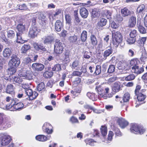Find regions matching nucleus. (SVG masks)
<instances>
[{
    "mask_svg": "<svg viewBox=\"0 0 147 147\" xmlns=\"http://www.w3.org/2000/svg\"><path fill=\"white\" fill-rule=\"evenodd\" d=\"M23 104L22 102H18L14 106L13 109L14 111H20L24 107Z\"/></svg>",
    "mask_w": 147,
    "mask_h": 147,
    "instance_id": "28",
    "label": "nucleus"
},
{
    "mask_svg": "<svg viewBox=\"0 0 147 147\" xmlns=\"http://www.w3.org/2000/svg\"><path fill=\"white\" fill-rule=\"evenodd\" d=\"M140 63V61L137 59L131 60L130 61V63L132 67L138 66Z\"/></svg>",
    "mask_w": 147,
    "mask_h": 147,
    "instance_id": "39",
    "label": "nucleus"
},
{
    "mask_svg": "<svg viewBox=\"0 0 147 147\" xmlns=\"http://www.w3.org/2000/svg\"><path fill=\"white\" fill-rule=\"evenodd\" d=\"M90 38L92 45L94 46L96 45L97 44V41L95 36L92 34L90 36Z\"/></svg>",
    "mask_w": 147,
    "mask_h": 147,
    "instance_id": "38",
    "label": "nucleus"
},
{
    "mask_svg": "<svg viewBox=\"0 0 147 147\" xmlns=\"http://www.w3.org/2000/svg\"><path fill=\"white\" fill-rule=\"evenodd\" d=\"M141 53V57H140V60L141 61L144 63L147 61V55L145 49H143V50H140Z\"/></svg>",
    "mask_w": 147,
    "mask_h": 147,
    "instance_id": "15",
    "label": "nucleus"
},
{
    "mask_svg": "<svg viewBox=\"0 0 147 147\" xmlns=\"http://www.w3.org/2000/svg\"><path fill=\"white\" fill-rule=\"evenodd\" d=\"M78 39L77 36L74 35L70 36L69 38V40L70 43L76 44V41Z\"/></svg>",
    "mask_w": 147,
    "mask_h": 147,
    "instance_id": "34",
    "label": "nucleus"
},
{
    "mask_svg": "<svg viewBox=\"0 0 147 147\" xmlns=\"http://www.w3.org/2000/svg\"><path fill=\"white\" fill-rule=\"evenodd\" d=\"M44 67V66L41 63H33L32 66V69L37 71H41Z\"/></svg>",
    "mask_w": 147,
    "mask_h": 147,
    "instance_id": "10",
    "label": "nucleus"
},
{
    "mask_svg": "<svg viewBox=\"0 0 147 147\" xmlns=\"http://www.w3.org/2000/svg\"><path fill=\"white\" fill-rule=\"evenodd\" d=\"M107 22V20L105 19L102 18L98 20L97 23V25L99 27H102L106 25Z\"/></svg>",
    "mask_w": 147,
    "mask_h": 147,
    "instance_id": "22",
    "label": "nucleus"
},
{
    "mask_svg": "<svg viewBox=\"0 0 147 147\" xmlns=\"http://www.w3.org/2000/svg\"><path fill=\"white\" fill-rule=\"evenodd\" d=\"M71 68L78 70L80 69V63L78 60H75L70 65Z\"/></svg>",
    "mask_w": 147,
    "mask_h": 147,
    "instance_id": "20",
    "label": "nucleus"
},
{
    "mask_svg": "<svg viewBox=\"0 0 147 147\" xmlns=\"http://www.w3.org/2000/svg\"><path fill=\"white\" fill-rule=\"evenodd\" d=\"M109 91V88L108 87H104V96H105V99L107 98H111L112 97L113 95L112 93L108 94Z\"/></svg>",
    "mask_w": 147,
    "mask_h": 147,
    "instance_id": "26",
    "label": "nucleus"
},
{
    "mask_svg": "<svg viewBox=\"0 0 147 147\" xmlns=\"http://www.w3.org/2000/svg\"><path fill=\"white\" fill-rule=\"evenodd\" d=\"M139 31L142 34H144L146 33V31L145 28L142 26L139 25L138 27Z\"/></svg>",
    "mask_w": 147,
    "mask_h": 147,
    "instance_id": "51",
    "label": "nucleus"
},
{
    "mask_svg": "<svg viewBox=\"0 0 147 147\" xmlns=\"http://www.w3.org/2000/svg\"><path fill=\"white\" fill-rule=\"evenodd\" d=\"M129 94L128 93H126L124 95L123 100L124 102H127L129 99Z\"/></svg>",
    "mask_w": 147,
    "mask_h": 147,
    "instance_id": "55",
    "label": "nucleus"
},
{
    "mask_svg": "<svg viewBox=\"0 0 147 147\" xmlns=\"http://www.w3.org/2000/svg\"><path fill=\"white\" fill-rule=\"evenodd\" d=\"M136 95L137 96V99L139 101H143L146 98V96L143 94L141 92H140Z\"/></svg>",
    "mask_w": 147,
    "mask_h": 147,
    "instance_id": "32",
    "label": "nucleus"
},
{
    "mask_svg": "<svg viewBox=\"0 0 147 147\" xmlns=\"http://www.w3.org/2000/svg\"><path fill=\"white\" fill-rule=\"evenodd\" d=\"M117 122L121 128L123 129L125 128L128 124V122L122 118L119 119L117 120Z\"/></svg>",
    "mask_w": 147,
    "mask_h": 147,
    "instance_id": "12",
    "label": "nucleus"
},
{
    "mask_svg": "<svg viewBox=\"0 0 147 147\" xmlns=\"http://www.w3.org/2000/svg\"><path fill=\"white\" fill-rule=\"evenodd\" d=\"M80 14L81 17L84 18H86L88 15V12L87 9L84 7H82L80 9Z\"/></svg>",
    "mask_w": 147,
    "mask_h": 147,
    "instance_id": "18",
    "label": "nucleus"
},
{
    "mask_svg": "<svg viewBox=\"0 0 147 147\" xmlns=\"http://www.w3.org/2000/svg\"><path fill=\"white\" fill-rule=\"evenodd\" d=\"M131 71L133 73L138 74L143 72L144 69L142 67H139L138 66H132L131 67Z\"/></svg>",
    "mask_w": 147,
    "mask_h": 147,
    "instance_id": "13",
    "label": "nucleus"
},
{
    "mask_svg": "<svg viewBox=\"0 0 147 147\" xmlns=\"http://www.w3.org/2000/svg\"><path fill=\"white\" fill-rule=\"evenodd\" d=\"M25 20H23L22 22L20 23L16 26V29L18 32L17 33V42L19 43H23L24 42L22 39V34L25 31L26 23Z\"/></svg>",
    "mask_w": 147,
    "mask_h": 147,
    "instance_id": "1",
    "label": "nucleus"
},
{
    "mask_svg": "<svg viewBox=\"0 0 147 147\" xmlns=\"http://www.w3.org/2000/svg\"><path fill=\"white\" fill-rule=\"evenodd\" d=\"M65 17L66 23L69 25H71L72 20L71 16L69 14H66L65 16Z\"/></svg>",
    "mask_w": 147,
    "mask_h": 147,
    "instance_id": "46",
    "label": "nucleus"
},
{
    "mask_svg": "<svg viewBox=\"0 0 147 147\" xmlns=\"http://www.w3.org/2000/svg\"><path fill=\"white\" fill-rule=\"evenodd\" d=\"M130 130L131 132L134 134H142L145 131V130L137 124L133 123L131 125Z\"/></svg>",
    "mask_w": 147,
    "mask_h": 147,
    "instance_id": "3",
    "label": "nucleus"
},
{
    "mask_svg": "<svg viewBox=\"0 0 147 147\" xmlns=\"http://www.w3.org/2000/svg\"><path fill=\"white\" fill-rule=\"evenodd\" d=\"M53 127L49 123H47V133L49 134L52 133L53 132Z\"/></svg>",
    "mask_w": 147,
    "mask_h": 147,
    "instance_id": "40",
    "label": "nucleus"
},
{
    "mask_svg": "<svg viewBox=\"0 0 147 147\" xmlns=\"http://www.w3.org/2000/svg\"><path fill=\"white\" fill-rule=\"evenodd\" d=\"M120 86L119 84L117 83H114L112 88V90L113 91L115 92H117L120 90Z\"/></svg>",
    "mask_w": 147,
    "mask_h": 147,
    "instance_id": "31",
    "label": "nucleus"
},
{
    "mask_svg": "<svg viewBox=\"0 0 147 147\" xmlns=\"http://www.w3.org/2000/svg\"><path fill=\"white\" fill-rule=\"evenodd\" d=\"M91 53L90 51H85L84 53V57L85 58L88 59L91 56Z\"/></svg>",
    "mask_w": 147,
    "mask_h": 147,
    "instance_id": "57",
    "label": "nucleus"
},
{
    "mask_svg": "<svg viewBox=\"0 0 147 147\" xmlns=\"http://www.w3.org/2000/svg\"><path fill=\"white\" fill-rule=\"evenodd\" d=\"M136 18L134 16L131 17L129 20L128 25L130 27H134L136 25Z\"/></svg>",
    "mask_w": 147,
    "mask_h": 147,
    "instance_id": "23",
    "label": "nucleus"
},
{
    "mask_svg": "<svg viewBox=\"0 0 147 147\" xmlns=\"http://www.w3.org/2000/svg\"><path fill=\"white\" fill-rule=\"evenodd\" d=\"M85 141L87 144H88L91 146H94V143L96 142V141L90 139H87L85 140Z\"/></svg>",
    "mask_w": 147,
    "mask_h": 147,
    "instance_id": "48",
    "label": "nucleus"
},
{
    "mask_svg": "<svg viewBox=\"0 0 147 147\" xmlns=\"http://www.w3.org/2000/svg\"><path fill=\"white\" fill-rule=\"evenodd\" d=\"M36 139L39 141L43 142L45 141L46 137L44 135H38L36 137Z\"/></svg>",
    "mask_w": 147,
    "mask_h": 147,
    "instance_id": "47",
    "label": "nucleus"
},
{
    "mask_svg": "<svg viewBox=\"0 0 147 147\" xmlns=\"http://www.w3.org/2000/svg\"><path fill=\"white\" fill-rule=\"evenodd\" d=\"M99 16V14L96 9H92L91 12V17L92 18H98Z\"/></svg>",
    "mask_w": 147,
    "mask_h": 147,
    "instance_id": "33",
    "label": "nucleus"
},
{
    "mask_svg": "<svg viewBox=\"0 0 147 147\" xmlns=\"http://www.w3.org/2000/svg\"><path fill=\"white\" fill-rule=\"evenodd\" d=\"M115 69V67L114 65H110L108 69V72L110 73H113Z\"/></svg>",
    "mask_w": 147,
    "mask_h": 147,
    "instance_id": "58",
    "label": "nucleus"
},
{
    "mask_svg": "<svg viewBox=\"0 0 147 147\" xmlns=\"http://www.w3.org/2000/svg\"><path fill=\"white\" fill-rule=\"evenodd\" d=\"M30 48V46L28 45H24L22 47L21 53H25Z\"/></svg>",
    "mask_w": 147,
    "mask_h": 147,
    "instance_id": "36",
    "label": "nucleus"
},
{
    "mask_svg": "<svg viewBox=\"0 0 147 147\" xmlns=\"http://www.w3.org/2000/svg\"><path fill=\"white\" fill-rule=\"evenodd\" d=\"M114 134L113 131H110L108 135L107 138L105 140L104 142L107 143H109L112 140L113 137V136Z\"/></svg>",
    "mask_w": 147,
    "mask_h": 147,
    "instance_id": "27",
    "label": "nucleus"
},
{
    "mask_svg": "<svg viewBox=\"0 0 147 147\" xmlns=\"http://www.w3.org/2000/svg\"><path fill=\"white\" fill-rule=\"evenodd\" d=\"M113 52V50L112 49V48L111 47H109L107 48V49L105 51L103 56L104 58L105 59H106L107 57L109 56Z\"/></svg>",
    "mask_w": 147,
    "mask_h": 147,
    "instance_id": "24",
    "label": "nucleus"
},
{
    "mask_svg": "<svg viewBox=\"0 0 147 147\" xmlns=\"http://www.w3.org/2000/svg\"><path fill=\"white\" fill-rule=\"evenodd\" d=\"M11 138L8 135H4L0 138V142L1 146L7 145L10 142Z\"/></svg>",
    "mask_w": 147,
    "mask_h": 147,
    "instance_id": "8",
    "label": "nucleus"
},
{
    "mask_svg": "<svg viewBox=\"0 0 147 147\" xmlns=\"http://www.w3.org/2000/svg\"><path fill=\"white\" fill-rule=\"evenodd\" d=\"M61 66L59 64L55 65L52 68V70L53 71H59L61 70Z\"/></svg>",
    "mask_w": 147,
    "mask_h": 147,
    "instance_id": "54",
    "label": "nucleus"
},
{
    "mask_svg": "<svg viewBox=\"0 0 147 147\" xmlns=\"http://www.w3.org/2000/svg\"><path fill=\"white\" fill-rule=\"evenodd\" d=\"M146 40V37H142L139 38L138 41V44L140 48V50L145 49L144 47V43Z\"/></svg>",
    "mask_w": 147,
    "mask_h": 147,
    "instance_id": "14",
    "label": "nucleus"
},
{
    "mask_svg": "<svg viewBox=\"0 0 147 147\" xmlns=\"http://www.w3.org/2000/svg\"><path fill=\"white\" fill-rule=\"evenodd\" d=\"M63 24L59 20H57L55 24V29L57 32L60 31L63 27Z\"/></svg>",
    "mask_w": 147,
    "mask_h": 147,
    "instance_id": "17",
    "label": "nucleus"
},
{
    "mask_svg": "<svg viewBox=\"0 0 147 147\" xmlns=\"http://www.w3.org/2000/svg\"><path fill=\"white\" fill-rule=\"evenodd\" d=\"M24 61L26 64L30 63L32 62V61L30 57H27L24 59Z\"/></svg>",
    "mask_w": 147,
    "mask_h": 147,
    "instance_id": "63",
    "label": "nucleus"
},
{
    "mask_svg": "<svg viewBox=\"0 0 147 147\" xmlns=\"http://www.w3.org/2000/svg\"><path fill=\"white\" fill-rule=\"evenodd\" d=\"M18 101V99L17 98H13L10 103L6 105L5 109H9L12 108H13L14 106L16 105Z\"/></svg>",
    "mask_w": 147,
    "mask_h": 147,
    "instance_id": "16",
    "label": "nucleus"
},
{
    "mask_svg": "<svg viewBox=\"0 0 147 147\" xmlns=\"http://www.w3.org/2000/svg\"><path fill=\"white\" fill-rule=\"evenodd\" d=\"M135 78V76L134 74H131L126 77L125 79L126 81H129L134 80Z\"/></svg>",
    "mask_w": 147,
    "mask_h": 147,
    "instance_id": "49",
    "label": "nucleus"
},
{
    "mask_svg": "<svg viewBox=\"0 0 147 147\" xmlns=\"http://www.w3.org/2000/svg\"><path fill=\"white\" fill-rule=\"evenodd\" d=\"M6 92L7 93L11 94H14V92L13 86L11 84L7 85L6 89Z\"/></svg>",
    "mask_w": 147,
    "mask_h": 147,
    "instance_id": "25",
    "label": "nucleus"
},
{
    "mask_svg": "<svg viewBox=\"0 0 147 147\" xmlns=\"http://www.w3.org/2000/svg\"><path fill=\"white\" fill-rule=\"evenodd\" d=\"M8 70L9 71V73L11 74H13L16 71L15 67L13 66L8 68Z\"/></svg>",
    "mask_w": 147,
    "mask_h": 147,
    "instance_id": "56",
    "label": "nucleus"
},
{
    "mask_svg": "<svg viewBox=\"0 0 147 147\" xmlns=\"http://www.w3.org/2000/svg\"><path fill=\"white\" fill-rule=\"evenodd\" d=\"M54 83L53 79H51L47 83V85L50 88H52Z\"/></svg>",
    "mask_w": 147,
    "mask_h": 147,
    "instance_id": "64",
    "label": "nucleus"
},
{
    "mask_svg": "<svg viewBox=\"0 0 147 147\" xmlns=\"http://www.w3.org/2000/svg\"><path fill=\"white\" fill-rule=\"evenodd\" d=\"M101 72V66L99 65H97L96 66L95 73L97 75L99 74Z\"/></svg>",
    "mask_w": 147,
    "mask_h": 147,
    "instance_id": "59",
    "label": "nucleus"
},
{
    "mask_svg": "<svg viewBox=\"0 0 147 147\" xmlns=\"http://www.w3.org/2000/svg\"><path fill=\"white\" fill-rule=\"evenodd\" d=\"M64 45L63 43L60 42V40L57 39L55 41L54 45V51L57 54H60L63 51Z\"/></svg>",
    "mask_w": 147,
    "mask_h": 147,
    "instance_id": "4",
    "label": "nucleus"
},
{
    "mask_svg": "<svg viewBox=\"0 0 147 147\" xmlns=\"http://www.w3.org/2000/svg\"><path fill=\"white\" fill-rule=\"evenodd\" d=\"M126 65V64L124 63H122L121 61H119L117 64V68L119 69L124 70Z\"/></svg>",
    "mask_w": 147,
    "mask_h": 147,
    "instance_id": "35",
    "label": "nucleus"
},
{
    "mask_svg": "<svg viewBox=\"0 0 147 147\" xmlns=\"http://www.w3.org/2000/svg\"><path fill=\"white\" fill-rule=\"evenodd\" d=\"M112 43L115 47H117L122 40V36L118 32H112Z\"/></svg>",
    "mask_w": 147,
    "mask_h": 147,
    "instance_id": "2",
    "label": "nucleus"
},
{
    "mask_svg": "<svg viewBox=\"0 0 147 147\" xmlns=\"http://www.w3.org/2000/svg\"><path fill=\"white\" fill-rule=\"evenodd\" d=\"M87 32L85 30H84L82 33L81 36V38L82 41H85L87 39Z\"/></svg>",
    "mask_w": 147,
    "mask_h": 147,
    "instance_id": "43",
    "label": "nucleus"
},
{
    "mask_svg": "<svg viewBox=\"0 0 147 147\" xmlns=\"http://www.w3.org/2000/svg\"><path fill=\"white\" fill-rule=\"evenodd\" d=\"M13 79L14 83H18V84H21L22 81V79L20 77L14 76L13 78Z\"/></svg>",
    "mask_w": 147,
    "mask_h": 147,
    "instance_id": "44",
    "label": "nucleus"
},
{
    "mask_svg": "<svg viewBox=\"0 0 147 147\" xmlns=\"http://www.w3.org/2000/svg\"><path fill=\"white\" fill-rule=\"evenodd\" d=\"M25 92L30 100H32L35 99L38 95L37 92L35 91L33 92L32 90L30 89H26L25 90Z\"/></svg>",
    "mask_w": 147,
    "mask_h": 147,
    "instance_id": "7",
    "label": "nucleus"
},
{
    "mask_svg": "<svg viewBox=\"0 0 147 147\" xmlns=\"http://www.w3.org/2000/svg\"><path fill=\"white\" fill-rule=\"evenodd\" d=\"M33 45L35 49L37 51H46L45 48L42 45H39L36 43H34Z\"/></svg>",
    "mask_w": 147,
    "mask_h": 147,
    "instance_id": "19",
    "label": "nucleus"
},
{
    "mask_svg": "<svg viewBox=\"0 0 147 147\" xmlns=\"http://www.w3.org/2000/svg\"><path fill=\"white\" fill-rule=\"evenodd\" d=\"M74 20L77 23H79L80 22V20L79 18L78 13V11H74Z\"/></svg>",
    "mask_w": 147,
    "mask_h": 147,
    "instance_id": "45",
    "label": "nucleus"
},
{
    "mask_svg": "<svg viewBox=\"0 0 147 147\" xmlns=\"http://www.w3.org/2000/svg\"><path fill=\"white\" fill-rule=\"evenodd\" d=\"M11 58V59L9 61V65L15 67H18L20 63L19 58L14 54L12 55Z\"/></svg>",
    "mask_w": 147,
    "mask_h": 147,
    "instance_id": "5",
    "label": "nucleus"
},
{
    "mask_svg": "<svg viewBox=\"0 0 147 147\" xmlns=\"http://www.w3.org/2000/svg\"><path fill=\"white\" fill-rule=\"evenodd\" d=\"M38 32V28L36 26H32L29 29V36L31 38H34L37 36Z\"/></svg>",
    "mask_w": 147,
    "mask_h": 147,
    "instance_id": "9",
    "label": "nucleus"
},
{
    "mask_svg": "<svg viewBox=\"0 0 147 147\" xmlns=\"http://www.w3.org/2000/svg\"><path fill=\"white\" fill-rule=\"evenodd\" d=\"M104 88L103 85L97 86H96V90L98 93V97L99 98H103L104 99H105V96H104L102 94V92L104 91Z\"/></svg>",
    "mask_w": 147,
    "mask_h": 147,
    "instance_id": "11",
    "label": "nucleus"
},
{
    "mask_svg": "<svg viewBox=\"0 0 147 147\" xmlns=\"http://www.w3.org/2000/svg\"><path fill=\"white\" fill-rule=\"evenodd\" d=\"M8 37L10 38H12L14 37L15 36L14 32L12 30H9L7 32Z\"/></svg>",
    "mask_w": 147,
    "mask_h": 147,
    "instance_id": "52",
    "label": "nucleus"
},
{
    "mask_svg": "<svg viewBox=\"0 0 147 147\" xmlns=\"http://www.w3.org/2000/svg\"><path fill=\"white\" fill-rule=\"evenodd\" d=\"M87 96L93 101L95 100L96 99V96L93 93L88 92L87 94Z\"/></svg>",
    "mask_w": 147,
    "mask_h": 147,
    "instance_id": "41",
    "label": "nucleus"
},
{
    "mask_svg": "<svg viewBox=\"0 0 147 147\" xmlns=\"http://www.w3.org/2000/svg\"><path fill=\"white\" fill-rule=\"evenodd\" d=\"M45 85L43 82L39 83L37 87V89L38 91H45Z\"/></svg>",
    "mask_w": 147,
    "mask_h": 147,
    "instance_id": "30",
    "label": "nucleus"
},
{
    "mask_svg": "<svg viewBox=\"0 0 147 147\" xmlns=\"http://www.w3.org/2000/svg\"><path fill=\"white\" fill-rule=\"evenodd\" d=\"M17 7L18 9L21 10L25 9L27 8V7L25 4H23L22 5H18Z\"/></svg>",
    "mask_w": 147,
    "mask_h": 147,
    "instance_id": "60",
    "label": "nucleus"
},
{
    "mask_svg": "<svg viewBox=\"0 0 147 147\" xmlns=\"http://www.w3.org/2000/svg\"><path fill=\"white\" fill-rule=\"evenodd\" d=\"M101 133L102 136L104 137L107 134V128L106 126H102L100 128Z\"/></svg>",
    "mask_w": 147,
    "mask_h": 147,
    "instance_id": "42",
    "label": "nucleus"
},
{
    "mask_svg": "<svg viewBox=\"0 0 147 147\" xmlns=\"http://www.w3.org/2000/svg\"><path fill=\"white\" fill-rule=\"evenodd\" d=\"M54 38L52 36H48L47 37V43L51 44L54 41Z\"/></svg>",
    "mask_w": 147,
    "mask_h": 147,
    "instance_id": "50",
    "label": "nucleus"
},
{
    "mask_svg": "<svg viewBox=\"0 0 147 147\" xmlns=\"http://www.w3.org/2000/svg\"><path fill=\"white\" fill-rule=\"evenodd\" d=\"M145 7L143 4H142L139 6L137 8V11L139 13H144L145 11Z\"/></svg>",
    "mask_w": 147,
    "mask_h": 147,
    "instance_id": "29",
    "label": "nucleus"
},
{
    "mask_svg": "<svg viewBox=\"0 0 147 147\" xmlns=\"http://www.w3.org/2000/svg\"><path fill=\"white\" fill-rule=\"evenodd\" d=\"M121 13L123 16H128L130 14L129 10L127 8H124L121 10Z\"/></svg>",
    "mask_w": 147,
    "mask_h": 147,
    "instance_id": "37",
    "label": "nucleus"
},
{
    "mask_svg": "<svg viewBox=\"0 0 147 147\" xmlns=\"http://www.w3.org/2000/svg\"><path fill=\"white\" fill-rule=\"evenodd\" d=\"M135 41V40L134 38L130 37L127 40V43L129 44H133Z\"/></svg>",
    "mask_w": 147,
    "mask_h": 147,
    "instance_id": "62",
    "label": "nucleus"
},
{
    "mask_svg": "<svg viewBox=\"0 0 147 147\" xmlns=\"http://www.w3.org/2000/svg\"><path fill=\"white\" fill-rule=\"evenodd\" d=\"M19 75L20 77H23L24 78L30 80L32 79L33 74L31 71L29 70L24 71L21 72Z\"/></svg>",
    "mask_w": 147,
    "mask_h": 147,
    "instance_id": "6",
    "label": "nucleus"
},
{
    "mask_svg": "<svg viewBox=\"0 0 147 147\" xmlns=\"http://www.w3.org/2000/svg\"><path fill=\"white\" fill-rule=\"evenodd\" d=\"M64 61L66 63L69 62L70 61L69 57V54L68 53H65L64 54Z\"/></svg>",
    "mask_w": 147,
    "mask_h": 147,
    "instance_id": "53",
    "label": "nucleus"
},
{
    "mask_svg": "<svg viewBox=\"0 0 147 147\" xmlns=\"http://www.w3.org/2000/svg\"><path fill=\"white\" fill-rule=\"evenodd\" d=\"M115 135L117 136H121L122 135V133L120 131L119 129L117 128L115 129Z\"/></svg>",
    "mask_w": 147,
    "mask_h": 147,
    "instance_id": "61",
    "label": "nucleus"
},
{
    "mask_svg": "<svg viewBox=\"0 0 147 147\" xmlns=\"http://www.w3.org/2000/svg\"><path fill=\"white\" fill-rule=\"evenodd\" d=\"M11 54V49L8 48L5 49L3 51V55L5 57L9 58Z\"/></svg>",
    "mask_w": 147,
    "mask_h": 147,
    "instance_id": "21",
    "label": "nucleus"
}]
</instances>
